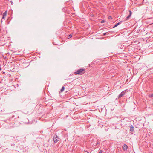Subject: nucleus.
Here are the masks:
<instances>
[{
	"label": "nucleus",
	"mask_w": 153,
	"mask_h": 153,
	"mask_svg": "<svg viewBox=\"0 0 153 153\" xmlns=\"http://www.w3.org/2000/svg\"><path fill=\"white\" fill-rule=\"evenodd\" d=\"M149 97H153V94H152L149 95Z\"/></svg>",
	"instance_id": "nucleus-11"
},
{
	"label": "nucleus",
	"mask_w": 153,
	"mask_h": 153,
	"mask_svg": "<svg viewBox=\"0 0 153 153\" xmlns=\"http://www.w3.org/2000/svg\"><path fill=\"white\" fill-rule=\"evenodd\" d=\"M84 153H89L88 152H87L86 150H85L84 151Z\"/></svg>",
	"instance_id": "nucleus-12"
},
{
	"label": "nucleus",
	"mask_w": 153,
	"mask_h": 153,
	"mask_svg": "<svg viewBox=\"0 0 153 153\" xmlns=\"http://www.w3.org/2000/svg\"><path fill=\"white\" fill-rule=\"evenodd\" d=\"M1 70V69L0 68V70Z\"/></svg>",
	"instance_id": "nucleus-17"
},
{
	"label": "nucleus",
	"mask_w": 153,
	"mask_h": 153,
	"mask_svg": "<svg viewBox=\"0 0 153 153\" xmlns=\"http://www.w3.org/2000/svg\"><path fill=\"white\" fill-rule=\"evenodd\" d=\"M129 15L127 16L126 18V20H128L130 18V16H131V14H132V12H131V11L130 10H129Z\"/></svg>",
	"instance_id": "nucleus-4"
},
{
	"label": "nucleus",
	"mask_w": 153,
	"mask_h": 153,
	"mask_svg": "<svg viewBox=\"0 0 153 153\" xmlns=\"http://www.w3.org/2000/svg\"><path fill=\"white\" fill-rule=\"evenodd\" d=\"M122 148L124 150H126L127 149V148H128V146H127V145L126 144H124V145H123Z\"/></svg>",
	"instance_id": "nucleus-6"
},
{
	"label": "nucleus",
	"mask_w": 153,
	"mask_h": 153,
	"mask_svg": "<svg viewBox=\"0 0 153 153\" xmlns=\"http://www.w3.org/2000/svg\"><path fill=\"white\" fill-rule=\"evenodd\" d=\"M126 92V91H124L122 92L118 96V99L120 98L121 97L123 96Z\"/></svg>",
	"instance_id": "nucleus-3"
},
{
	"label": "nucleus",
	"mask_w": 153,
	"mask_h": 153,
	"mask_svg": "<svg viewBox=\"0 0 153 153\" xmlns=\"http://www.w3.org/2000/svg\"><path fill=\"white\" fill-rule=\"evenodd\" d=\"M7 13V11H6L3 14V17H2L1 20H2L3 19H4L5 17L6 16Z\"/></svg>",
	"instance_id": "nucleus-5"
},
{
	"label": "nucleus",
	"mask_w": 153,
	"mask_h": 153,
	"mask_svg": "<svg viewBox=\"0 0 153 153\" xmlns=\"http://www.w3.org/2000/svg\"><path fill=\"white\" fill-rule=\"evenodd\" d=\"M59 138L58 137L57 135H56L55 136H54L53 137V140L54 143H57L59 140Z\"/></svg>",
	"instance_id": "nucleus-2"
},
{
	"label": "nucleus",
	"mask_w": 153,
	"mask_h": 153,
	"mask_svg": "<svg viewBox=\"0 0 153 153\" xmlns=\"http://www.w3.org/2000/svg\"><path fill=\"white\" fill-rule=\"evenodd\" d=\"M108 18H109V19H112L111 17V16H109Z\"/></svg>",
	"instance_id": "nucleus-14"
},
{
	"label": "nucleus",
	"mask_w": 153,
	"mask_h": 153,
	"mask_svg": "<svg viewBox=\"0 0 153 153\" xmlns=\"http://www.w3.org/2000/svg\"><path fill=\"white\" fill-rule=\"evenodd\" d=\"M85 69L83 68H81L80 69L78 70L77 71L74 73V74L75 75L80 74L82 75L83 74L85 73Z\"/></svg>",
	"instance_id": "nucleus-1"
},
{
	"label": "nucleus",
	"mask_w": 153,
	"mask_h": 153,
	"mask_svg": "<svg viewBox=\"0 0 153 153\" xmlns=\"http://www.w3.org/2000/svg\"><path fill=\"white\" fill-rule=\"evenodd\" d=\"M106 33H104L103 34V36H105V35H106Z\"/></svg>",
	"instance_id": "nucleus-15"
},
{
	"label": "nucleus",
	"mask_w": 153,
	"mask_h": 153,
	"mask_svg": "<svg viewBox=\"0 0 153 153\" xmlns=\"http://www.w3.org/2000/svg\"><path fill=\"white\" fill-rule=\"evenodd\" d=\"M72 35H71V34L69 35L68 36V39L71 38L72 37Z\"/></svg>",
	"instance_id": "nucleus-10"
},
{
	"label": "nucleus",
	"mask_w": 153,
	"mask_h": 153,
	"mask_svg": "<svg viewBox=\"0 0 153 153\" xmlns=\"http://www.w3.org/2000/svg\"><path fill=\"white\" fill-rule=\"evenodd\" d=\"M120 22H119V23H118L117 24H116L113 27V28H115V27H116L118 25H119L120 24Z\"/></svg>",
	"instance_id": "nucleus-8"
},
{
	"label": "nucleus",
	"mask_w": 153,
	"mask_h": 153,
	"mask_svg": "<svg viewBox=\"0 0 153 153\" xmlns=\"http://www.w3.org/2000/svg\"><path fill=\"white\" fill-rule=\"evenodd\" d=\"M134 127L133 126H132V125H131V127L130 128V131H134Z\"/></svg>",
	"instance_id": "nucleus-7"
},
{
	"label": "nucleus",
	"mask_w": 153,
	"mask_h": 153,
	"mask_svg": "<svg viewBox=\"0 0 153 153\" xmlns=\"http://www.w3.org/2000/svg\"><path fill=\"white\" fill-rule=\"evenodd\" d=\"M64 89H65V88H64V87L63 86L62 87V88H61V90L60 91H61V92H62V91L64 90Z\"/></svg>",
	"instance_id": "nucleus-9"
},
{
	"label": "nucleus",
	"mask_w": 153,
	"mask_h": 153,
	"mask_svg": "<svg viewBox=\"0 0 153 153\" xmlns=\"http://www.w3.org/2000/svg\"><path fill=\"white\" fill-rule=\"evenodd\" d=\"M104 22V21H103V20H102V21H101V22Z\"/></svg>",
	"instance_id": "nucleus-16"
},
{
	"label": "nucleus",
	"mask_w": 153,
	"mask_h": 153,
	"mask_svg": "<svg viewBox=\"0 0 153 153\" xmlns=\"http://www.w3.org/2000/svg\"><path fill=\"white\" fill-rule=\"evenodd\" d=\"M102 150H100V151L99 152V153H102Z\"/></svg>",
	"instance_id": "nucleus-13"
}]
</instances>
